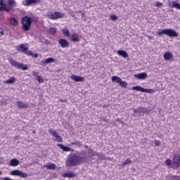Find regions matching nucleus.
<instances>
[{"label": "nucleus", "mask_w": 180, "mask_h": 180, "mask_svg": "<svg viewBox=\"0 0 180 180\" xmlns=\"http://www.w3.org/2000/svg\"><path fill=\"white\" fill-rule=\"evenodd\" d=\"M94 150L92 149L82 150L79 154L80 164H85L92 161V157H94Z\"/></svg>", "instance_id": "nucleus-1"}, {"label": "nucleus", "mask_w": 180, "mask_h": 180, "mask_svg": "<svg viewBox=\"0 0 180 180\" xmlns=\"http://www.w3.org/2000/svg\"><path fill=\"white\" fill-rule=\"evenodd\" d=\"M81 164L79 155L70 153L66 160V167H77Z\"/></svg>", "instance_id": "nucleus-2"}, {"label": "nucleus", "mask_w": 180, "mask_h": 180, "mask_svg": "<svg viewBox=\"0 0 180 180\" xmlns=\"http://www.w3.org/2000/svg\"><path fill=\"white\" fill-rule=\"evenodd\" d=\"M33 20V18L29 16H24L21 18L22 29L24 32H29L30 30Z\"/></svg>", "instance_id": "nucleus-3"}, {"label": "nucleus", "mask_w": 180, "mask_h": 180, "mask_svg": "<svg viewBox=\"0 0 180 180\" xmlns=\"http://www.w3.org/2000/svg\"><path fill=\"white\" fill-rule=\"evenodd\" d=\"M16 4L15 0H8V5L6 7V4L4 3V0H0V12H11L12 11V6Z\"/></svg>", "instance_id": "nucleus-4"}, {"label": "nucleus", "mask_w": 180, "mask_h": 180, "mask_svg": "<svg viewBox=\"0 0 180 180\" xmlns=\"http://www.w3.org/2000/svg\"><path fill=\"white\" fill-rule=\"evenodd\" d=\"M11 65L13 67H15V68H18V70H22V71H26L29 69L27 65H23L22 63H20L13 59H9L8 60Z\"/></svg>", "instance_id": "nucleus-5"}, {"label": "nucleus", "mask_w": 180, "mask_h": 180, "mask_svg": "<svg viewBox=\"0 0 180 180\" xmlns=\"http://www.w3.org/2000/svg\"><path fill=\"white\" fill-rule=\"evenodd\" d=\"M49 19H51L52 20H56V19H60L64 16V14L56 11L54 13L51 12L49 15H47Z\"/></svg>", "instance_id": "nucleus-6"}, {"label": "nucleus", "mask_w": 180, "mask_h": 180, "mask_svg": "<svg viewBox=\"0 0 180 180\" xmlns=\"http://www.w3.org/2000/svg\"><path fill=\"white\" fill-rule=\"evenodd\" d=\"M133 91H138L139 92H145L146 94H153L154 92L153 89H144L140 86H135L132 87Z\"/></svg>", "instance_id": "nucleus-7"}, {"label": "nucleus", "mask_w": 180, "mask_h": 180, "mask_svg": "<svg viewBox=\"0 0 180 180\" xmlns=\"http://www.w3.org/2000/svg\"><path fill=\"white\" fill-rule=\"evenodd\" d=\"M11 175H13L14 176H20V178H27V174L23 173L20 170H13L11 172Z\"/></svg>", "instance_id": "nucleus-8"}, {"label": "nucleus", "mask_w": 180, "mask_h": 180, "mask_svg": "<svg viewBox=\"0 0 180 180\" xmlns=\"http://www.w3.org/2000/svg\"><path fill=\"white\" fill-rule=\"evenodd\" d=\"M17 51H19L20 53H23L24 54H27L29 53V48L26 46H25L24 44L18 45L16 46Z\"/></svg>", "instance_id": "nucleus-9"}, {"label": "nucleus", "mask_w": 180, "mask_h": 180, "mask_svg": "<svg viewBox=\"0 0 180 180\" xmlns=\"http://www.w3.org/2000/svg\"><path fill=\"white\" fill-rule=\"evenodd\" d=\"M49 133H50V134H52L53 137H55L56 140L58 143H61L63 141V137H61V136L58 135V132H57L56 131H53V129H49Z\"/></svg>", "instance_id": "nucleus-10"}, {"label": "nucleus", "mask_w": 180, "mask_h": 180, "mask_svg": "<svg viewBox=\"0 0 180 180\" xmlns=\"http://www.w3.org/2000/svg\"><path fill=\"white\" fill-rule=\"evenodd\" d=\"M58 44L62 47V49H65L70 46V42L68 41V40L65 39H60L58 40Z\"/></svg>", "instance_id": "nucleus-11"}, {"label": "nucleus", "mask_w": 180, "mask_h": 180, "mask_svg": "<svg viewBox=\"0 0 180 180\" xmlns=\"http://www.w3.org/2000/svg\"><path fill=\"white\" fill-rule=\"evenodd\" d=\"M166 35L169 37H177L178 33L172 29H166Z\"/></svg>", "instance_id": "nucleus-12"}, {"label": "nucleus", "mask_w": 180, "mask_h": 180, "mask_svg": "<svg viewBox=\"0 0 180 180\" xmlns=\"http://www.w3.org/2000/svg\"><path fill=\"white\" fill-rule=\"evenodd\" d=\"M71 79L75 81V82H84L85 81V78L84 77L72 75L70 77Z\"/></svg>", "instance_id": "nucleus-13"}, {"label": "nucleus", "mask_w": 180, "mask_h": 180, "mask_svg": "<svg viewBox=\"0 0 180 180\" xmlns=\"http://www.w3.org/2000/svg\"><path fill=\"white\" fill-rule=\"evenodd\" d=\"M147 112H149V110L146 107H139L138 108L134 109V113H147Z\"/></svg>", "instance_id": "nucleus-14"}, {"label": "nucleus", "mask_w": 180, "mask_h": 180, "mask_svg": "<svg viewBox=\"0 0 180 180\" xmlns=\"http://www.w3.org/2000/svg\"><path fill=\"white\" fill-rule=\"evenodd\" d=\"M173 164L176 168H179L180 167V156L176 155L173 157Z\"/></svg>", "instance_id": "nucleus-15"}, {"label": "nucleus", "mask_w": 180, "mask_h": 180, "mask_svg": "<svg viewBox=\"0 0 180 180\" xmlns=\"http://www.w3.org/2000/svg\"><path fill=\"white\" fill-rule=\"evenodd\" d=\"M40 0H25L22 1V5L24 6H30V5H33V4H39Z\"/></svg>", "instance_id": "nucleus-16"}, {"label": "nucleus", "mask_w": 180, "mask_h": 180, "mask_svg": "<svg viewBox=\"0 0 180 180\" xmlns=\"http://www.w3.org/2000/svg\"><path fill=\"white\" fill-rule=\"evenodd\" d=\"M57 146L60 147V148H61V150H63V151H66V152L71 151L72 153H74V149H72V148H70L68 146H64V145H63L61 143H58L57 145Z\"/></svg>", "instance_id": "nucleus-17"}, {"label": "nucleus", "mask_w": 180, "mask_h": 180, "mask_svg": "<svg viewBox=\"0 0 180 180\" xmlns=\"http://www.w3.org/2000/svg\"><path fill=\"white\" fill-rule=\"evenodd\" d=\"M16 105L19 109H25V108H29V105L27 103H23V101H17Z\"/></svg>", "instance_id": "nucleus-18"}, {"label": "nucleus", "mask_w": 180, "mask_h": 180, "mask_svg": "<svg viewBox=\"0 0 180 180\" xmlns=\"http://www.w3.org/2000/svg\"><path fill=\"white\" fill-rule=\"evenodd\" d=\"M148 75L146 72L139 73L137 75H134V77L137 78L138 79H146Z\"/></svg>", "instance_id": "nucleus-19"}, {"label": "nucleus", "mask_w": 180, "mask_h": 180, "mask_svg": "<svg viewBox=\"0 0 180 180\" xmlns=\"http://www.w3.org/2000/svg\"><path fill=\"white\" fill-rule=\"evenodd\" d=\"M117 53L118 54V56L123 57V58H127L129 57V54H127V52H126V51L118 50L117 51Z\"/></svg>", "instance_id": "nucleus-20"}, {"label": "nucleus", "mask_w": 180, "mask_h": 180, "mask_svg": "<svg viewBox=\"0 0 180 180\" xmlns=\"http://www.w3.org/2000/svg\"><path fill=\"white\" fill-rule=\"evenodd\" d=\"M169 6H170L172 8H176V9H180V4L176 1H171L169 3Z\"/></svg>", "instance_id": "nucleus-21"}, {"label": "nucleus", "mask_w": 180, "mask_h": 180, "mask_svg": "<svg viewBox=\"0 0 180 180\" xmlns=\"http://www.w3.org/2000/svg\"><path fill=\"white\" fill-rule=\"evenodd\" d=\"M63 178H75L76 174L74 172H70L68 173H65L63 174Z\"/></svg>", "instance_id": "nucleus-22"}, {"label": "nucleus", "mask_w": 180, "mask_h": 180, "mask_svg": "<svg viewBox=\"0 0 180 180\" xmlns=\"http://www.w3.org/2000/svg\"><path fill=\"white\" fill-rule=\"evenodd\" d=\"M95 155H96L97 157H100V160H106V157H105V155H103V153H97V152H95L94 151V154H93V157H95Z\"/></svg>", "instance_id": "nucleus-23"}, {"label": "nucleus", "mask_w": 180, "mask_h": 180, "mask_svg": "<svg viewBox=\"0 0 180 180\" xmlns=\"http://www.w3.org/2000/svg\"><path fill=\"white\" fill-rule=\"evenodd\" d=\"M163 58L165 60V61H169V60L172 58V53H170L169 52H166L165 53Z\"/></svg>", "instance_id": "nucleus-24"}, {"label": "nucleus", "mask_w": 180, "mask_h": 180, "mask_svg": "<svg viewBox=\"0 0 180 180\" xmlns=\"http://www.w3.org/2000/svg\"><path fill=\"white\" fill-rule=\"evenodd\" d=\"M70 39L72 41H75L77 43L79 42V38L77 34H72L70 37Z\"/></svg>", "instance_id": "nucleus-25"}, {"label": "nucleus", "mask_w": 180, "mask_h": 180, "mask_svg": "<svg viewBox=\"0 0 180 180\" xmlns=\"http://www.w3.org/2000/svg\"><path fill=\"white\" fill-rule=\"evenodd\" d=\"M20 162L18 160V159H12L11 161H10V165L11 167H18V165H19Z\"/></svg>", "instance_id": "nucleus-26"}, {"label": "nucleus", "mask_w": 180, "mask_h": 180, "mask_svg": "<svg viewBox=\"0 0 180 180\" xmlns=\"http://www.w3.org/2000/svg\"><path fill=\"white\" fill-rule=\"evenodd\" d=\"M111 79L112 82H116L117 84H120V82L122 81V78L117 76H112Z\"/></svg>", "instance_id": "nucleus-27"}, {"label": "nucleus", "mask_w": 180, "mask_h": 180, "mask_svg": "<svg viewBox=\"0 0 180 180\" xmlns=\"http://www.w3.org/2000/svg\"><path fill=\"white\" fill-rule=\"evenodd\" d=\"M165 164L167 167H171V168H174L175 169V166L174 165V162L172 163V160L167 159L165 161Z\"/></svg>", "instance_id": "nucleus-28"}, {"label": "nucleus", "mask_w": 180, "mask_h": 180, "mask_svg": "<svg viewBox=\"0 0 180 180\" xmlns=\"http://www.w3.org/2000/svg\"><path fill=\"white\" fill-rule=\"evenodd\" d=\"M27 56H30L32 57V58H39V53H33L32 51H29L27 53Z\"/></svg>", "instance_id": "nucleus-29"}, {"label": "nucleus", "mask_w": 180, "mask_h": 180, "mask_svg": "<svg viewBox=\"0 0 180 180\" xmlns=\"http://www.w3.org/2000/svg\"><path fill=\"white\" fill-rule=\"evenodd\" d=\"M46 168H47V169H56V166L54 163H49L46 165Z\"/></svg>", "instance_id": "nucleus-30"}, {"label": "nucleus", "mask_w": 180, "mask_h": 180, "mask_svg": "<svg viewBox=\"0 0 180 180\" xmlns=\"http://www.w3.org/2000/svg\"><path fill=\"white\" fill-rule=\"evenodd\" d=\"M10 23L13 26H18V25L19 24V22H18V20H16V18H11Z\"/></svg>", "instance_id": "nucleus-31"}, {"label": "nucleus", "mask_w": 180, "mask_h": 180, "mask_svg": "<svg viewBox=\"0 0 180 180\" xmlns=\"http://www.w3.org/2000/svg\"><path fill=\"white\" fill-rule=\"evenodd\" d=\"M62 32L63 34H65V36H66L67 37H70V30L64 28L62 30Z\"/></svg>", "instance_id": "nucleus-32"}, {"label": "nucleus", "mask_w": 180, "mask_h": 180, "mask_svg": "<svg viewBox=\"0 0 180 180\" xmlns=\"http://www.w3.org/2000/svg\"><path fill=\"white\" fill-rule=\"evenodd\" d=\"M15 81H16V78L11 77L9 79L5 82V84H15Z\"/></svg>", "instance_id": "nucleus-33"}, {"label": "nucleus", "mask_w": 180, "mask_h": 180, "mask_svg": "<svg viewBox=\"0 0 180 180\" xmlns=\"http://www.w3.org/2000/svg\"><path fill=\"white\" fill-rule=\"evenodd\" d=\"M35 79H37V81L38 82L39 84H43L44 82V79H43V77L39 76V75H37V77H35Z\"/></svg>", "instance_id": "nucleus-34"}, {"label": "nucleus", "mask_w": 180, "mask_h": 180, "mask_svg": "<svg viewBox=\"0 0 180 180\" xmlns=\"http://www.w3.org/2000/svg\"><path fill=\"white\" fill-rule=\"evenodd\" d=\"M119 85L122 86V88H127V83L126 82H123L122 79L120 82Z\"/></svg>", "instance_id": "nucleus-35"}, {"label": "nucleus", "mask_w": 180, "mask_h": 180, "mask_svg": "<svg viewBox=\"0 0 180 180\" xmlns=\"http://www.w3.org/2000/svg\"><path fill=\"white\" fill-rule=\"evenodd\" d=\"M49 33H51V34H52L53 36H56L57 30H56V28H50Z\"/></svg>", "instance_id": "nucleus-36"}, {"label": "nucleus", "mask_w": 180, "mask_h": 180, "mask_svg": "<svg viewBox=\"0 0 180 180\" xmlns=\"http://www.w3.org/2000/svg\"><path fill=\"white\" fill-rule=\"evenodd\" d=\"M70 146H78L79 147H81V142L79 141H75V142H72Z\"/></svg>", "instance_id": "nucleus-37"}, {"label": "nucleus", "mask_w": 180, "mask_h": 180, "mask_svg": "<svg viewBox=\"0 0 180 180\" xmlns=\"http://www.w3.org/2000/svg\"><path fill=\"white\" fill-rule=\"evenodd\" d=\"M46 64H50L51 63H54V58H48L45 60Z\"/></svg>", "instance_id": "nucleus-38"}, {"label": "nucleus", "mask_w": 180, "mask_h": 180, "mask_svg": "<svg viewBox=\"0 0 180 180\" xmlns=\"http://www.w3.org/2000/svg\"><path fill=\"white\" fill-rule=\"evenodd\" d=\"M98 119L99 120H101V122H104L105 123H108L109 122V120H108V119H106L103 116L99 117Z\"/></svg>", "instance_id": "nucleus-39"}, {"label": "nucleus", "mask_w": 180, "mask_h": 180, "mask_svg": "<svg viewBox=\"0 0 180 180\" xmlns=\"http://www.w3.org/2000/svg\"><path fill=\"white\" fill-rule=\"evenodd\" d=\"M128 164H131V160L127 159L124 162H122V165H128Z\"/></svg>", "instance_id": "nucleus-40"}, {"label": "nucleus", "mask_w": 180, "mask_h": 180, "mask_svg": "<svg viewBox=\"0 0 180 180\" xmlns=\"http://www.w3.org/2000/svg\"><path fill=\"white\" fill-rule=\"evenodd\" d=\"M157 34H158V36H161L162 34H167V30H162L161 32H158Z\"/></svg>", "instance_id": "nucleus-41"}, {"label": "nucleus", "mask_w": 180, "mask_h": 180, "mask_svg": "<svg viewBox=\"0 0 180 180\" xmlns=\"http://www.w3.org/2000/svg\"><path fill=\"white\" fill-rule=\"evenodd\" d=\"M110 19L111 20L115 21V20H117L118 17H117V15H112L110 16Z\"/></svg>", "instance_id": "nucleus-42"}, {"label": "nucleus", "mask_w": 180, "mask_h": 180, "mask_svg": "<svg viewBox=\"0 0 180 180\" xmlns=\"http://www.w3.org/2000/svg\"><path fill=\"white\" fill-rule=\"evenodd\" d=\"M155 145L157 146V147H160V146H161V141H158V140H155Z\"/></svg>", "instance_id": "nucleus-43"}, {"label": "nucleus", "mask_w": 180, "mask_h": 180, "mask_svg": "<svg viewBox=\"0 0 180 180\" xmlns=\"http://www.w3.org/2000/svg\"><path fill=\"white\" fill-rule=\"evenodd\" d=\"M172 180H180V176H173L172 177Z\"/></svg>", "instance_id": "nucleus-44"}, {"label": "nucleus", "mask_w": 180, "mask_h": 180, "mask_svg": "<svg viewBox=\"0 0 180 180\" xmlns=\"http://www.w3.org/2000/svg\"><path fill=\"white\" fill-rule=\"evenodd\" d=\"M155 4H156L157 8H160V6H162V3H161L160 1H157Z\"/></svg>", "instance_id": "nucleus-45"}, {"label": "nucleus", "mask_w": 180, "mask_h": 180, "mask_svg": "<svg viewBox=\"0 0 180 180\" xmlns=\"http://www.w3.org/2000/svg\"><path fill=\"white\" fill-rule=\"evenodd\" d=\"M47 64V63H46V60H42L41 62V65L42 66V67H46V65Z\"/></svg>", "instance_id": "nucleus-46"}, {"label": "nucleus", "mask_w": 180, "mask_h": 180, "mask_svg": "<svg viewBox=\"0 0 180 180\" xmlns=\"http://www.w3.org/2000/svg\"><path fill=\"white\" fill-rule=\"evenodd\" d=\"M0 34H1V36H3V34H5V31L4 30V29L0 28Z\"/></svg>", "instance_id": "nucleus-47"}, {"label": "nucleus", "mask_w": 180, "mask_h": 180, "mask_svg": "<svg viewBox=\"0 0 180 180\" xmlns=\"http://www.w3.org/2000/svg\"><path fill=\"white\" fill-rule=\"evenodd\" d=\"M32 75H33L34 77H36L37 78V75H37V72H32Z\"/></svg>", "instance_id": "nucleus-48"}, {"label": "nucleus", "mask_w": 180, "mask_h": 180, "mask_svg": "<svg viewBox=\"0 0 180 180\" xmlns=\"http://www.w3.org/2000/svg\"><path fill=\"white\" fill-rule=\"evenodd\" d=\"M60 102H62V103H67V100H65V99H60Z\"/></svg>", "instance_id": "nucleus-49"}, {"label": "nucleus", "mask_w": 180, "mask_h": 180, "mask_svg": "<svg viewBox=\"0 0 180 180\" xmlns=\"http://www.w3.org/2000/svg\"><path fill=\"white\" fill-rule=\"evenodd\" d=\"M45 43H46V44H50V41L46 39V40H45Z\"/></svg>", "instance_id": "nucleus-50"}, {"label": "nucleus", "mask_w": 180, "mask_h": 180, "mask_svg": "<svg viewBox=\"0 0 180 180\" xmlns=\"http://www.w3.org/2000/svg\"><path fill=\"white\" fill-rule=\"evenodd\" d=\"M103 108H109V105H103Z\"/></svg>", "instance_id": "nucleus-51"}, {"label": "nucleus", "mask_w": 180, "mask_h": 180, "mask_svg": "<svg viewBox=\"0 0 180 180\" xmlns=\"http://www.w3.org/2000/svg\"><path fill=\"white\" fill-rule=\"evenodd\" d=\"M82 13V11H77V13Z\"/></svg>", "instance_id": "nucleus-52"}, {"label": "nucleus", "mask_w": 180, "mask_h": 180, "mask_svg": "<svg viewBox=\"0 0 180 180\" xmlns=\"http://www.w3.org/2000/svg\"><path fill=\"white\" fill-rule=\"evenodd\" d=\"M18 139H19L18 136L14 137V140H18Z\"/></svg>", "instance_id": "nucleus-53"}, {"label": "nucleus", "mask_w": 180, "mask_h": 180, "mask_svg": "<svg viewBox=\"0 0 180 180\" xmlns=\"http://www.w3.org/2000/svg\"><path fill=\"white\" fill-rule=\"evenodd\" d=\"M82 16H85V13H82Z\"/></svg>", "instance_id": "nucleus-54"}, {"label": "nucleus", "mask_w": 180, "mask_h": 180, "mask_svg": "<svg viewBox=\"0 0 180 180\" xmlns=\"http://www.w3.org/2000/svg\"><path fill=\"white\" fill-rule=\"evenodd\" d=\"M120 122L121 123V124H123V122H122V121H120Z\"/></svg>", "instance_id": "nucleus-55"}, {"label": "nucleus", "mask_w": 180, "mask_h": 180, "mask_svg": "<svg viewBox=\"0 0 180 180\" xmlns=\"http://www.w3.org/2000/svg\"><path fill=\"white\" fill-rule=\"evenodd\" d=\"M0 175H2V172L0 171Z\"/></svg>", "instance_id": "nucleus-56"}]
</instances>
